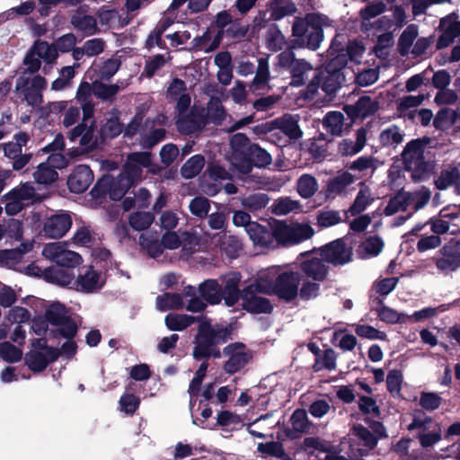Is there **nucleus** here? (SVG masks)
I'll use <instances>...</instances> for the list:
<instances>
[{
    "label": "nucleus",
    "mask_w": 460,
    "mask_h": 460,
    "mask_svg": "<svg viewBox=\"0 0 460 460\" xmlns=\"http://www.w3.org/2000/svg\"><path fill=\"white\" fill-rule=\"evenodd\" d=\"M261 294L257 292L254 288L247 286L243 289L242 308L250 314H270L273 310V305L270 301L258 296Z\"/></svg>",
    "instance_id": "12"
},
{
    "label": "nucleus",
    "mask_w": 460,
    "mask_h": 460,
    "mask_svg": "<svg viewBox=\"0 0 460 460\" xmlns=\"http://www.w3.org/2000/svg\"><path fill=\"white\" fill-rule=\"evenodd\" d=\"M34 180L40 184H51L58 177L55 169L49 164L41 163L38 165L37 170L33 173Z\"/></svg>",
    "instance_id": "46"
},
{
    "label": "nucleus",
    "mask_w": 460,
    "mask_h": 460,
    "mask_svg": "<svg viewBox=\"0 0 460 460\" xmlns=\"http://www.w3.org/2000/svg\"><path fill=\"white\" fill-rule=\"evenodd\" d=\"M257 449L261 454L288 460V454L285 453L283 445L280 442L270 441L260 443Z\"/></svg>",
    "instance_id": "55"
},
{
    "label": "nucleus",
    "mask_w": 460,
    "mask_h": 460,
    "mask_svg": "<svg viewBox=\"0 0 460 460\" xmlns=\"http://www.w3.org/2000/svg\"><path fill=\"white\" fill-rule=\"evenodd\" d=\"M375 198L368 186L364 182L359 183V190L356 196L353 204L346 211V214L356 216L363 212L373 201Z\"/></svg>",
    "instance_id": "21"
},
{
    "label": "nucleus",
    "mask_w": 460,
    "mask_h": 460,
    "mask_svg": "<svg viewBox=\"0 0 460 460\" xmlns=\"http://www.w3.org/2000/svg\"><path fill=\"white\" fill-rule=\"evenodd\" d=\"M196 317L187 314H168L164 318V323L168 330L181 332L195 323Z\"/></svg>",
    "instance_id": "31"
},
{
    "label": "nucleus",
    "mask_w": 460,
    "mask_h": 460,
    "mask_svg": "<svg viewBox=\"0 0 460 460\" xmlns=\"http://www.w3.org/2000/svg\"><path fill=\"white\" fill-rule=\"evenodd\" d=\"M4 229V236H7L11 239H14L16 241H20L23 235V226L22 222L10 218L2 225Z\"/></svg>",
    "instance_id": "61"
},
{
    "label": "nucleus",
    "mask_w": 460,
    "mask_h": 460,
    "mask_svg": "<svg viewBox=\"0 0 460 460\" xmlns=\"http://www.w3.org/2000/svg\"><path fill=\"white\" fill-rule=\"evenodd\" d=\"M233 223L236 226H243L252 243L261 247L275 249L279 246H288V221L270 218L267 226L251 221V216L243 211L237 210L233 217Z\"/></svg>",
    "instance_id": "2"
},
{
    "label": "nucleus",
    "mask_w": 460,
    "mask_h": 460,
    "mask_svg": "<svg viewBox=\"0 0 460 460\" xmlns=\"http://www.w3.org/2000/svg\"><path fill=\"white\" fill-rule=\"evenodd\" d=\"M418 36V29L415 25H409L402 33L399 39V51L402 56L411 53L414 40Z\"/></svg>",
    "instance_id": "42"
},
{
    "label": "nucleus",
    "mask_w": 460,
    "mask_h": 460,
    "mask_svg": "<svg viewBox=\"0 0 460 460\" xmlns=\"http://www.w3.org/2000/svg\"><path fill=\"white\" fill-rule=\"evenodd\" d=\"M458 217V213L456 212H447V209H442L438 216L436 217H432L429 219V223L431 226V230L438 236V234H443L447 232H451L452 234H456V230H450L451 225L450 220L456 219Z\"/></svg>",
    "instance_id": "22"
},
{
    "label": "nucleus",
    "mask_w": 460,
    "mask_h": 460,
    "mask_svg": "<svg viewBox=\"0 0 460 460\" xmlns=\"http://www.w3.org/2000/svg\"><path fill=\"white\" fill-rule=\"evenodd\" d=\"M323 261L333 265H344L352 259V249L341 239H337L320 249Z\"/></svg>",
    "instance_id": "11"
},
{
    "label": "nucleus",
    "mask_w": 460,
    "mask_h": 460,
    "mask_svg": "<svg viewBox=\"0 0 460 460\" xmlns=\"http://www.w3.org/2000/svg\"><path fill=\"white\" fill-rule=\"evenodd\" d=\"M431 192L427 188H421L420 190L411 193L409 197V207H412L414 210L422 208L429 201Z\"/></svg>",
    "instance_id": "63"
},
{
    "label": "nucleus",
    "mask_w": 460,
    "mask_h": 460,
    "mask_svg": "<svg viewBox=\"0 0 460 460\" xmlns=\"http://www.w3.org/2000/svg\"><path fill=\"white\" fill-rule=\"evenodd\" d=\"M314 234V230L309 225L292 223L289 225V245L306 241Z\"/></svg>",
    "instance_id": "32"
},
{
    "label": "nucleus",
    "mask_w": 460,
    "mask_h": 460,
    "mask_svg": "<svg viewBox=\"0 0 460 460\" xmlns=\"http://www.w3.org/2000/svg\"><path fill=\"white\" fill-rule=\"evenodd\" d=\"M155 220V216L151 212L137 211L129 216L128 223L130 226L137 231L147 229Z\"/></svg>",
    "instance_id": "47"
},
{
    "label": "nucleus",
    "mask_w": 460,
    "mask_h": 460,
    "mask_svg": "<svg viewBox=\"0 0 460 460\" xmlns=\"http://www.w3.org/2000/svg\"><path fill=\"white\" fill-rule=\"evenodd\" d=\"M319 284L306 281L303 284L300 292L296 285L292 284V277L289 273V302L299 296L303 300H309L316 297L319 295Z\"/></svg>",
    "instance_id": "25"
},
{
    "label": "nucleus",
    "mask_w": 460,
    "mask_h": 460,
    "mask_svg": "<svg viewBox=\"0 0 460 460\" xmlns=\"http://www.w3.org/2000/svg\"><path fill=\"white\" fill-rule=\"evenodd\" d=\"M404 138V132L396 125L384 128L379 135V141L383 146L396 147Z\"/></svg>",
    "instance_id": "29"
},
{
    "label": "nucleus",
    "mask_w": 460,
    "mask_h": 460,
    "mask_svg": "<svg viewBox=\"0 0 460 460\" xmlns=\"http://www.w3.org/2000/svg\"><path fill=\"white\" fill-rule=\"evenodd\" d=\"M93 179V172L91 168L86 164H79L69 174L66 185L70 192L81 194L89 188Z\"/></svg>",
    "instance_id": "13"
},
{
    "label": "nucleus",
    "mask_w": 460,
    "mask_h": 460,
    "mask_svg": "<svg viewBox=\"0 0 460 460\" xmlns=\"http://www.w3.org/2000/svg\"><path fill=\"white\" fill-rule=\"evenodd\" d=\"M424 99V94L407 95L400 98L397 101V111L399 115L413 119L414 111H417L416 108L423 102Z\"/></svg>",
    "instance_id": "23"
},
{
    "label": "nucleus",
    "mask_w": 460,
    "mask_h": 460,
    "mask_svg": "<svg viewBox=\"0 0 460 460\" xmlns=\"http://www.w3.org/2000/svg\"><path fill=\"white\" fill-rule=\"evenodd\" d=\"M207 117L215 125H221L226 117V111L218 97H212L208 104Z\"/></svg>",
    "instance_id": "37"
},
{
    "label": "nucleus",
    "mask_w": 460,
    "mask_h": 460,
    "mask_svg": "<svg viewBox=\"0 0 460 460\" xmlns=\"http://www.w3.org/2000/svg\"><path fill=\"white\" fill-rule=\"evenodd\" d=\"M72 226V217L69 214L62 212L48 217L43 226L47 237L58 239L63 237Z\"/></svg>",
    "instance_id": "14"
},
{
    "label": "nucleus",
    "mask_w": 460,
    "mask_h": 460,
    "mask_svg": "<svg viewBox=\"0 0 460 460\" xmlns=\"http://www.w3.org/2000/svg\"><path fill=\"white\" fill-rule=\"evenodd\" d=\"M410 192L400 191L393 199L385 208L386 216H392L400 210H405L409 207Z\"/></svg>",
    "instance_id": "49"
},
{
    "label": "nucleus",
    "mask_w": 460,
    "mask_h": 460,
    "mask_svg": "<svg viewBox=\"0 0 460 460\" xmlns=\"http://www.w3.org/2000/svg\"><path fill=\"white\" fill-rule=\"evenodd\" d=\"M119 174L128 181L132 187L140 180L142 175V169L138 164H133V163L127 160L123 165Z\"/></svg>",
    "instance_id": "60"
},
{
    "label": "nucleus",
    "mask_w": 460,
    "mask_h": 460,
    "mask_svg": "<svg viewBox=\"0 0 460 460\" xmlns=\"http://www.w3.org/2000/svg\"><path fill=\"white\" fill-rule=\"evenodd\" d=\"M433 425V420L420 411H416L413 413V419L411 423L409 424V430H419L420 433H424L431 429Z\"/></svg>",
    "instance_id": "54"
},
{
    "label": "nucleus",
    "mask_w": 460,
    "mask_h": 460,
    "mask_svg": "<svg viewBox=\"0 0 460 460\" xmlns=\"http://www.w3.org/2000/svg\"><path fill=\"white\" fill-rule=\"evenodd\" d=\"M0 357L7 363H17L22 358V350L9 341L0 343Z\"/></svg>",
    "instance_id": "53"
},
{
    "label": "nucleus",
    "mask_w": 460,
    "mask_h": 460,
    "mask_svg": "<svg viewBox=\"0 0 460 460\" xmlns=\"http://www.w3.org/2000/svg\"><path fill=\"white\" fill-rule=\"evenodd\" d=\"M458 122H460V111L449 108L440 110L433 120L435 128L441 130L447 129Z\"/></svg>",
    "instance_id": "27"
},
{
    "label": "nucleus",
    "mask_w": 460,
    "mask_h": 460,
    "mask_svg": "<svg viewBox=\"0 0 460 460\" xmlns=\"http://www.w3.org/2000/svg\"><path fill=\"white\" fill-rule=\"evenodd\" d=\"M323 261L322 258H314L304 261L301 264V269L305 274L314 280H323L328 272V268Z\"/></svg>",
    "instance_id": "28"
},
{
    "label": "nucleus",
    "mask_w": 460,
    "mask_h": 460,
    "mask_svg": "<svg viewBox=\"0 0 460 460\" xmlns=\"http://www.w3.org/2000/svg\"><path fill=\"white\" fill-rule=\"evenodd\" d=\"M443 253L441 258L436 261L437 269L444 273L455 271L460 267V256L457 254H446L445 249L440 250Z\"/></svg>",
    "instance_id": "50"
},
{
    "label": "nucleus",
    "mask_w": 460,
    "mask_h": 460,
    "mask_svg": "<svg viewBox=\"0 0 460 460\" xmlns=\"http://www.w3.org/2000/svg\"><path fill=\"white\" fill-rule=\"evenodd\" d=\"M280 129L288 136V114L284 113L280 119H276L255 127V131L261 134H267L274 129Z\"/></svg>",
    "instance_id": "56"
},
{
    "label": "nucleus",
    "mask_w": 460,
    "mask_h": 460,
    "mask_svg": "<svg viewBox=\"0 0 460 460\" xmlns=\"http://www.w3.org/2000/svg\"><path fill=\"white\" fill-rule=\"evenodd\" d=\"M44 278L49 283L66 286L71 283L74 275L70 270L61 267H49L44 271Z\"/></svg>",
    "instance_id": "30"
},
{
    "label": "nucleus",
    "mask_w": 460,
    "mask_h": 460,
    "mask_svg": "<svg viewBox=\"0 0 460 460\" xmlns=\"http://www.w3.org/2000/svg\"><path fill=\"white\" fill-rule=\"evenodd\" d=\"M222 300L228 307L234 306L240 299L243 300V290L239 288L240 274L232 272L221 277Z\"/></svg>",
    "instance_id": "15"
},
{
    "label": "nucleus",
    "mask_w": 460,
    "mask_h": 460,
    "mask_svg": "<svg viewBox=\"0 0 460 460\" xmlns=\"http://www.w3.org/2000/svg\"><path fill=\"white\" fill-rule=\"evenodd\" d=\"M378 109L377 102L369 96H362L355 104L346 105L344 111L352 119H365L374 114Z\"/></svg>",
    "instance_id": "17"
},
{
    "label": "nucleus",
    "mask_w": 460,
    "mask_h": 460,
    "mask_svg": "<svg viewBox=\"0 0 460 460\" xmlns=\"http://www.w3.org/2000/svg\"><path fill=\"white\" fill-rule=\"evenodd\" d=\"M385 9L386 6L382 2L370 4L364 9H362L360 11L362 27L366 31H370L372 29V23L370 22V20L383 13L385 11Z\"/></svg>",
    "instance_id": "39"
},
{
    "label": "nucleus",
    "mask_w": 460,
    "mask_h": 460,
    "mask_svg": "<svg viewBox=\"0 0 460 460\" xmlns=\"http://www.w3.org/2000/svg\"><path fill=\"white\" fill-rule=\"evenodd\" d=\"M32 47L37 51V56L47 64H52L58 58V51L55 43L49 44L44 40H36Z\"/></svg>",
    "instance_id": "41"
},
{
    "label": "nucleus",
    "mask_w": 460,
    "mask_h": 460,
    "mask_svg": "<svg viewBox=\"0 0 460 460\" xmlns=\"http://www.w3.org/2000/svg\"><path fill=\"white\" fill-rule=\"evenodd\" d=\"M24 362L33 373L42 372L49 366L45 354L38 350L28 351L25 355Z\"/></svg>",
    "instance_id": "36"
},
{
    "label": "nucleus",
    "mask_w": 460,
    "mask_h": 460,
    "mask_svg": "<svg viewBox=\"0 0 460 460\" xmlns=\"http://www.w3.org/2000/svg\"><path fill=\"white\" fill-rule=\"evenodd\" d=\"M101 271L89 267L84 274H80L76 279L77 289L85 293H93L102 288L104 281H101Z\"/></svg>",
    "instance_id": "18"
},
{
    "label": "nucleus",
    "mask_w": 460,
    "mask_h": 460,
    "mask_svg": "<svg viewBox=\"0 0 460 460\" xmlns=\"http://www.w3.org/2000/svg\"><path fill=\"white\" fill-rule=\"evenodd\" d=\"M234 323L212 324L209 319L200 321L194 337L192 357L199 361L210 358H219L222 354L228 358L223 365V370L228 375L241 371L252 359V353L246 344L241 341L226 345L222 353L219 345L234 339Z\"/></svg>",
    "instance_id": "1"
},
{
    "label": "nucleus",
    "mask_w": 460,
    "mask_h": 460,
    "mask_svg": "<svg viewBox=\"0 0 460 460\" xmlns=\"http://www.w3.org/2000/svg\"><path fill=\"white\" fill-rule=\"evenodd\" d=\"M332 25V21L320 13H310L295 20L292 26V47L315 50L324 39L323 28Z\"/></svg>",
    "instance_id": "4"
},
{
    "label": "nucleus",
    "mask_w": 460,
    "mask_h": 460,
    "mask_svg": "<svg viewBox=\"0 0 460 460\" xmlns=\"http://www.w3.org/2000/svg\"><path fill=\"white\" fill-rule=\"evenodd\" d=\"M345 66L343 57L332 58L325 69L320 73L319 83L322 89L328 94L335 93L344 82L342 68Z\"/></svg>",
    "instance_id": "10"
},
{
    "label": "nucleus",
    "mask_w": 460,
    "mask_h": 460,
    "mask_svg": "<svg viewBox=\"0 0 460 460\" xmlns=\"http://www.w3.org/2000/svg\"><path fill=\"white\" fill-rule=\"evenodd\" d=\"M270 79L269 65L265 58H260L256 75L252 81L250 88L252 92L262 89Z\"/></svg>",
    "instance_id": "43"
},
{
    "label": "nucleus",
    "mask_w": 460,
    "mask_h": 460,
    "mask_svg": "<svg viewBox=\"0 0 460 460\" xmlns=\"http://www.w3.org/2000/svg\"><path fill=\"white\" fill-rule=\"evenodd\" d=\"M71 22L76 29L89 35L93 34L97 28L96 20L92 15L73 16Z\"/></svg>",
    "instance_id": "58"
},
{
    "label": "nucleus",
    "mask_w": 460,
    "mask_h": 460,
    "mask_svg": "<svg viewBox=\"0 0 460 460\" xmlns=\"http://www.w3.org/2000/svg\"><path fill=\"white\" fill-rule=\"evenodd\" d=\"M81 261L82 257L79 253L73 251L65 250L63 252H59V255H58L56 264L58 267L70 270L78 266Z\"/></svg>",
    "instance_id": "57"
},
{
    "label": "nucleus",
    "mask_w": 460,
    "mask_h": 460,
    "mask_svg": "<svg viewBox=\"0 0 460 460\" xmlns=\"http://www.w3.org/2000/svg\"><path fill=\"white\" fill-rule=\"evenodd\" d=\"M120 87L117 84H106L100 80L93 81V95L102 101L112 102Z\"/></svg>",
    "instance_id": "34"
},
{
    "label": "nucleus",
    "mask_w": 460,
    "mask_h": 460,
    "mask_svg": "<svg viewBox=\"0 0 460 460\" xmlns=\"http://www.w3.org/2000/svg\"><path fill=\"white\" fill-rule=\"evenodd\" d=\"M96 128L95 120H92L90 125H86V129L84 131L82 137L79 140L80 146L86 152H91L96 149L100 144V135L94 138V131Z\"/></svg>",
    "instance_id": "44"
},
{
    "label": "nucleus",
    "mask_w": 460,
    "mask_h": 460,
    "mask_svg": "<svg viewBox=\"0 0 460 460\" xmlns=\"http://www.w3.org/2000/svg\"><path fill=\"white\" fill-rule=\"evenodd\" d=\"M122 132V125L119 118L111 117L101 127L99 130L100 144H104L107 139H112Z\"/></svg>",
    "instance_id": "35"
},
{
    "label": "nucleus",
    "mask_w": 460,
    "mask_h": 460,
    "mask_svg": "<svg viewBox=\"0 0 460 460\" xmlns=\"http://www.w3.org/2000/svg\"><path fill=\"white\" fill-rule=\"evenodd\" d=\"M297 191L303 198H311L318 190L316 179L310 174H303L297 181Z\"/></svg>",
    "instance_id": "48"
},
{
    "label": "nucleus",
    "mask_w": 460,
    "mask_h": 460,
    "mask_svg": "<svg viewBox=\"0 0 460 460\" xmlns=\"http://www.w3.org/2000/svg\"><path fill=\"white\" fill-rule=\"evenodd\" d=\"M182 305V297L179 293H164L156 297V306L163 312L169 309H180Z\"/></svg>",
    "instance_id": "40"
},
{
    "label": "nucleus",
    "mask_w": 460,
    "mask_h": 460,
    "mask_svg": "<svg viewBox=\"0 0 460 460\" xmlns=\"http://www.w3.org/2000/svg\"><path fill=\"white\" fill-rule=\"evenodd\" d=\"M232 164L242 173L248 174L253 167H266L271 164V155L258 144L252 143L243 133H236L230 139Z\"/></svg>",
    "instance_id": "3"
},
{
    "label": "nucleus",
    "mask_w": 460,
    "mask_h": 460,
    "mask_svg": "<svg viewBox=\"0 0 460 460\" xmlns=\"http://www.w3.org/2000/svg\"><path fill=\"white\" fill-rule=\"evenodd\" d=\"M289 71L291 73V84L299 86L307 79V73L312 71V66L305 60L294 59L289 55Z\"/></svg>",
    "instance_id": "24"
},
{
    "label": "nucleus",
    "mask_w": 460,
    "mask_h": 460,
    "mask_svg": "<svg viewBox=\"0 0 460 460\" xmlns=\"http://www.w3.org/2000/svg\"><path fill=\"white\" fill-rule=\"evenodd\" d=\"M205 165V157L202 155H195L189 158L181 168V175L184 179L196 177Z\"/></svg>",
    "instance_id": "33"
},
{
    "label": "nucleus",
    "mask_w": 460,
    "mask_h": 460,
    "mask_svg": "<svg viewBox=\"0 0 460 460\" xmlns=\"http://www.w3.org/2000/svg\"><path fill=\"white\" fill-rule=\"evenodd\" d=\"M35 194V190L33 187L23 184L21 188H14L7 192L4 198L5 199H13L20 203L22 201L30 200L33 198Z\"/></svg>",
    "instance_id": "59"
},
{
    "label": "nucleus",
    "mask_w": 460,
    "mask_h": 460,
    "mask_svg": "<svg viewBox=\"0 0 460 460\" xmlns=\"http://www.w3.org/2000/svg\"><path fill=\"white\" fill-rule=\"evenodd\" d=\"M384 248V242L380 237L373 236L364 241L358 247V252L363 258L378 255Z\"/></svg>",
    "instance_id": "45"
},
{
    "label": "nucleus",
    "mask_w": 460,
    "mask_h": 460,
    "mask_svg": "<svg viewBox=\"0 0 460 460\" xmlns=\"http://www.w3.org/2000/svg\"><path fill=\"white\" fill-rule=\"evenodd\" d=\"M48 83L44 76L35 75H21L16 78L14 92L22 102H26L28 106L39 107L43 103V92Z\"/></svg>",
    "instance_id": "7"
},
{
    "label": "nucleus",
    "mask_w": 460,
    "mask_h": 460,
    "mask_svg": "<svg viewBox=\"0 0 460 460\" xmlns=\"http://www.w3.org/2000/svg\"><path fill=\"white\" fill-rule=\"evenodd\" d=\"M139 245L151 258H157L164 252L163 244L156 233L141 234L139 236Z\"/></svg>",
    "instance_id": "26"
},
{
    "label": "nucleus",
    "mask_w": 460,
    "mask_h": 460,
    "mask_svg": "<svg viewBox=\"0 0 460 460\" xmlns=\"http://www.w3.org/2000/svg\"><path fill=\"white\" fill-rule=\"evenodd\" d=\"M439 26L443 33L438 40L437 47L444 49L460 35V22H456L454 16L450 15L441 19Z\"/></svg>",
    "instance_id": "19"
},
{
    "label": "nucleus",
    "mask_w": 460,
    "mask_h": 460,
    "mask_svg": "<svg viewBox=\"0 0 460 460\" xmlns=\"http://www.w3.org/2000/svg\"><path fill=\"white\" fill-rule=\"evenodd\" d=\"M190 213L199 218H205L210 210V200L204 196L193 198L189 205Z\"/></svg>",
    "instance_id": "52"
},
{
    "label": "nucleus",
    "mask_w": 460,
    "mask_h": 460,
    "mask_svg": "<svg viewBox=\"0 0 460 460\" xmlns=\"http://www.w3.org/2000/svg\"><path fill=\"white\" fill-rule=\"evenodd\" d=\"M442 402L441 396L437 393L422 392L420 395L419 404L426 411H435L439 408Z\"/></svg>",
    "instance_id": "64"
},
{
    "label": "nucleus",
    "mask_w": 460,
    "mask_h": 460,
    "mask_svg": "<svg viewBox=\"0 0 460 460\" xmlns=\"http://www.w3.org/2000/svg\"><path fill=\"white\" fill-rule=\"evenodd\" d=\"M124 180L119 173L116 177L105 174L97 180L90 193L93 199H103L109 195L111 200L119 201L132 187Z\"/></svg>",
    "instance_id": "8"
},
{
    "label": "nucleus",
    "mask_w": 460,
    "mask_h": 460,
    "mask_svg": "<svg viewBox=\"0 0 460 460\" xmlns=\"http://www.w3.org/2000/svg\"><path fill=\"white\" fill-rule=\"evenodd\" d=\"M434 183L440 190L454 187L456 193L460 195V169L454 165L446 166L436 177Z\"/></svg>",
    "instance_id": "16"
},
{
    "label": "nucleus",
    "mask_w": 460,
    "mask_h": 460,
    "mask_svg": "<svg viewBox=\"0 0 460 460\" xmlns=\"http://www.w3.org/2000/svg\"><path fill=\"white\" fill-rule=\"evenodd\" d=\"M425 143L420 139L409 142L402 154L405 169L411 172L415 181H423L429 177L433 166L424 159Z\"/></svg>",
    "instance_id": "6"
},
{
    "label": "nucleus",
    "mask_w": 460,
    "mask_h": 460,
    "mask_svg": "<svg viewBox=\"0 0 460 460\" xmlns=\"http://www.w3.org/2000/svg\"><path fill=\"white\" fill-rule=\"evenodd\" d=\"M332 339L337 342V346L343 351L352 350L358 343L353 334L344 333L342 330L335 331Z\"/></svg>",
    "instance_id": "62"
},
{
    "label": "nucleus",
    "mask_w": 460,
    "mask_h": 460,
    "mask_svg": "<svg viewBox=\"0 0 460 460\" xmlns=\"http://www.w3.org/2000/svg\"><path fill=\"white\" fill-rule=\"evenodd\" d=\"M324 128L332 136H340L343 130L344 116L340 111H331L323 119Z\"/></svg>",
    "instance_id": "38"
},
{
    "label": "nucleus",
    "mask_w": 460,
    "mask_h": 460,
    "mask_svg": "<svg viewBox=\"0 0 460 460\" xmlns=\"http://www.w3.org/2000/svg\"><path fill=\"white\" fill-rule=\"evenodd\" d=\"M37 51L31 47L26 53L22 64L26 66L20 72L21 75H30L36 74L41 66L40 58L37 56Z\"/></svg>",
    "instance_id": "51"
},
{
    "label": "nucleus",
    "mask_w": 460,
    "mask_h": 460,
    "mask_svg": "<svg viewBox=\"0 0 460 460\" xmlns=\"http://www.w3.org/2000/svg\"><path fill=\"white\" fill-rule=\"evenodd\" d=\"M201 298L209 305H218L222 301V286L217 279H208L199 285Z\"/></svg>",
    "instance_id": "20"
},
{
    "label": "nucleus",
    "mask_w": 460,
    "mask_h": 460,
    "mask_svg": "<svg viewBox=\"0 0 460 460\" xmlns=\"http://www.w3.org/2000/svg\"><path fill=\"white\" fill-rule=\"evenodd\" d=\"M44 315L49 323L57 328L49 332V338H75L78 332V325L68 314L65 305L60 302L52 303L45 311Z\"/></svg>",
    "instance_id": "5"
},
{
    "label": "nucleus",
    "mask_w": 460,
    "mask_h": 460,
    "mask_svg": "<svg viewBox=\"0 0 460 460\" xmlns=\"http://www.w3.org/2000/svg\"><path fill=\"white\" fill-rule=\"evenodd\" d=\"M249 286L261 294L276 295L280 299L288 301V271L279 274L275 270L267 271Z\"/></svg>",
    "instance_id": "9"
}]
</instances>
